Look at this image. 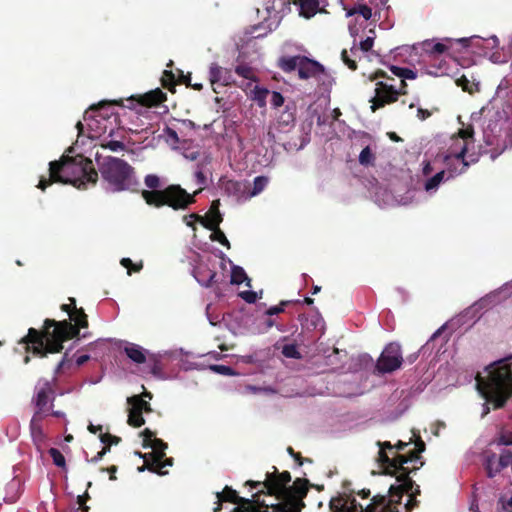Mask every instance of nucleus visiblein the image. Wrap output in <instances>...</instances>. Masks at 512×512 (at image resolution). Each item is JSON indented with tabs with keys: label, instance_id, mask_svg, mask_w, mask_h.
Instances as JSON below:
<instances>
[{
	"label": "nucleus",
	"instance_id": "obj_1",
	"mask_svg": "<svg viewBox=\"0 0 512 512\" xmlns=\"http://www.w3.org/2000/svg\"><path fill=\"white\" fill-rule=\"evenodd\" d=\"M68 304H62L60 309L69 315V320L56 321L45 319L41 330L29 328L28 333L20 343L26 345V351L40 358L48 354L60 353L65 341L76 338L81 328L88 327V316L83 308H77L76 300L68 298Z\"/></svg>",
	"mask_w": 512,
	"mask_h": 512
},
{
	"label": "nucleus",
	"instance_id": "obj_2",
	"mask_svg": "<svg viewBox=\"0 0 512 512\" xmlns=\"http://www.w3.org/2000/svg\"><path fill=\"white\" fill-rule=\"evenodd\" d=\"M376 445L379 447L377 462L383 469V474L395 476L396 480L400 483L399 485H391L389 488V499L386 498V503H393L397 508L401 503L402 496L404 494L409 495V499L405 504L407 511H411L418 505L416 495L420 494V488L416 485L415 491L413 488L415 482L410 478L412 473L417 468L410 469L406 466L407 463L417 461L420 459L418 452L411 451L408 455L395 453L393 457H390L388 451H393V446L390 441H377Z\"/></svg>",
	"mask_w": 512,
	"mask_h": 512
},
{
	"label": "nucleus",
	"instance_id": "obj_3",
	"mask_svg": "<svg viewBox=\"0 0 512 512\" xmlns=\"http://www.w3.org/2000/svg\"><path fill=\"white\" fill-rule=\"evenodd\" d=\"M98 173L92 161L83 155L62 156L59 161L49 163V178L41 177L37 188L45 191L52 183L71 184L78 189H86L87 184L95 185Z\"/></svg>",
	"mask_w": 512,
	"mask_h": 512
},
{
	"label": "nucleus",
	"instance_id": "obj_4",
	"mask_svg": "<svg viewBox=\"0 0 512 512\" xmlns=\"http://www.w3.org/2000/svg\"><path fill=\"white\" fill-rule=\"evenodd\" d=\"M506 360L503 359L490 365L487 369L486 379L479 374L476 377L477 389L486 400L482 416L490 412L489 403L493 405L494 409H500L512 397V370Z\"/></svg>",
	"mask_w": 512,
	"mask_h": 512
},
{
	"label": "nucleus",
	"instance_id": "obj_5",
	"mask_svg": "<svg viewBox=\"0 0 512 512\" xmlns=\"http://www.w3.org/2000/svg\"><path fill=\"white\" fill-rule=\"evenodd\" d=\"M291 474L288 471L278 472L274 480L268 481L274 493L276 503H268V512H301L304 507L303 499L309 488V481L305 478H296L291 486Z\"/></svg>",
	"mask_w": 512,
	"mask_h": 512
},
{
	"label": "nucleus",
	"instance_id": "obj_6",
	"mask_svg": "<svg viewBox=\"0 0 512 512\" xmlns=\"http://www.w3.org/2000/svg\"><path fill=\"white\" fill-rule=\"evenodd\" d=\"M144 183L150 190H142L141 196L147 205L156 208L168 206L174 210H184L196 202L195 196L202 191V188H200L193 194H189L177 184L159 189L161 186L160 178L155 174L146 175Z\"/></svg>",
	"mask_w": 512,
	"mask_h": 512
},
{
	"label": "nucleus",
	"instance_id": "obj_7",
	"mask_svg": "<svg viewBox=\"0 0 512 512\" xmlns=\"http://www.w3.org/2000/svg\"><path fill=\"white\" fill-rule=\"evenodd\" d=\"M99 171L113 192L136 191L139 182L135 177L134 168L125 160L107 156L98 163Z\"/></svg>",
	"mask_w": 512,
	"mask_h": 512
},
{
	"label": "nucleus",
	"instance_id": "obj_8",
	"mask_svg": "<svg viewBox=\"0 0 512 512\" xmlns=\"http://www.w3.org/2000/svg\"><path fill=\"white\" fill-rule=\"evenodd\" d=\"M486 146L492 147L491 158L495 159L507 148L512 146V127L505 111H495L493 118L483 129Z\"/></svg>",
	"mask_w": 512,
	"mask_h": 512
},
{
	"label": "nucleus",
	"instance_id": "obj_9",
	"mask_svg": "<svg viewBox=\"0 0 512 512\" xmlns=\"http://www.w3.org/2000/svg\"><path fill=\"white\" fill-rule=\"evenodd\" d=\"M453 144L450 146L446 159L450 160L454 158L461 162V169L459 174L464 173L470 164L478 162L481 151L469 153V145L474 144V128L472 125H467L459 129L457 136L453 137Z\"/></svg>",
	"mask_w": 512,
	"mask_h": 512
},
{
	"label": "nucleus",
	"instance_id": "obj_10",
	"mask_svg": "<svg viewBox=\"0 0 512 512\" xmlns=\"http://www.w3.org/2000/svg\"><path fill=\"white\" fill-rule=\"evenodd\" d=\"M330 509L332 512H399L393 503H386L385 495H375L365 508L353 496L339 495L331 499Z\"/></svg>",
	"mask_w": 512,
	"mask_h": 512
},
{
	"label": "nucleus",
	"instance_id": "obj_11",
	"mask_svg": "<svg viewBox=\"0 0 512 512\" xmlns=\"http://www.w3.org/2000/svg\"><path fill=\"white\" fill-rule=\"evenodd\" d=\"M263 491H257L252 495L251 499L240 497L236 490L230 486H225L223 491L216 492L217 506L215 512H220L222 509L223 502H230L236 504L231 512H268L266 510L267 501L261 499V493Z\"/></svg>",
	"mask_w": 512,
	"mask_h": 512
},
{
	"label": "nucleus",
	"instance_id": "obj_12",
	"mask_svg": "<svg viewBox=\"0 0 512 512\" xmlns=\"http://www.w3.org/2000/svg\"><path fill=\"white\" fill-rule=\"evenodd\" d=\"M278 67L285 73L297 70L298 77L302 80L317 78L325 73L322 64L302 55L282 56L278 59Z\"/></svg>",
	"mask_w": 512,
	"mask_h": 512
},
{
	"label": "nucleus",
	"instance_id": "obj_13",
	"mask_svg": "<svg viewBox=\"0 0 512 512\" xmlns=\"http://www.w3.org/2000/svg\"><path fill=\"white\" fill-rule=\"evenodd\" d=\"M403 363L401 346L397 342L388 343L379 358L377 359L375 370L379 374L392 373L398 370Z\"/></svg>",
	"mask_w": 512,
	"mask_h": 512
},
{
	"label": "nucleus",
	"instance_id": "obj_14",
	"mask_svg": "<svg viewBox=\"0 0 512 512\" xmlns=\"http://www.w3.org/2000/svg\"><path fill=\"white\" fill-rule=\"evenodd\" d=\"M407 91L397 90L393 85L383 81L376 82L375 95L370 99L372 112L396 102L400 95H406Z\"/></svg>",
	"mask_w": 512,
	"mask_h": 512
},
{
	"label": "nucleus",
	"instance_id": "obj_15",
	"mask_svg": "<svg viewBox=\"0 0 512 512\" xmlns=\"http://www.w3.org/2000/svg\"><path fill=\"white\" fill-rule=\"evenodd\" d=\"M167 447V443L162 439L155 438L149 447L152 448L153 451L146 454L139 452L138 455L144 459L145 465L149 471L163 475L165 472L162 471V466L158 464L165 457Z\"/></svg>",
	"mask_w": 512,
	"mask_h": 512
},
{
	"label": "nucleus",
	"instance_id": "obj_16",
	"mask_svg": "<svg viewBox=\"0 0 512 512\" xmlns=\"http://www.w3.org/2000/svg\"><path fill=\"white\" fill-rule=\"evenodd\" d=\"M209 80L212 89L216 94L221 93L219 88H223L234 83L232 71L228 68L219 66L217 63H212L210 65Z\"/></svg>",
	"mask_w": 512,
	"mask_h": 512
},
{
	"label": "nucleus",
	"instance_id": "obj_17",
	"mask_svg": "<svg viewBox=\"0 0 512 512\" xmlns=\"http://www.w3.org/2000/svg\"><path fill=\"white\" fill-rule=\"evenodd\" d=\"M166 98V93L160 88H156L141 95L130 96L127 101L132 105L136 102L143 107H156L163 103Z\"/></svg>",
	"mask_w": 512,
	"mask_h": 512
},
{
	"label": "nucleus",
	"instance_id": "obj_18",
	"mask_svg": "<svg viewBox=\"0 0 512 512\" xmlns=\"http://www.w3.org/2000/svg\"><path fill=\"white\" fill-rule=\"evenodd\" d=\"M219 205L220 200H214L206 217L195 213L190 214L189 217L197 220V222H200L206 229L217 228V226H219L223 221V217L219 211Z\"/></svg>",
	"mask_w": 512,
	"mask_h": 512
},
{
	"label": "nucleus",
	"instance_id": "obj_19",
	"mask_svg": "<svg viewBox=\"0 0 512 512\" xmlns=\"http://www.w3.org/2000/svg\"><path fill=\"white\" fill-rule=\"evenodd\" d=\"M53 395L54 390L49 381H44L42 384L39 383L36 387V395L33 398V402L37 408L35 413L42 415L49 401L54 399Z\"/></svg>",
	"mask_w": 512,
	"mask_h": 512
},
{
	"label": "nucleus",
	"instance_id": "obj_20",
	"mask_svg": "<svg viewBox=\"0 0 512 512\" xmlns=\"http://www.w3.org/2000/svg\"><path fill=\"white\" fill-rule=\"evenodd\" d=\"M43 419V415H39V413H34L31 421H30V433L33 440L34 445L40 451L42 446L45 443V435L42 430L41 421Z\"/></svg>",
	"mask_w": 512,
	"mask_h": 512
},
{
	"label": "nucleus",
	"instance_id": "obj_21",
	"mask_svg": "<svg viewBox=\"0 0 512 512\" xmlns=\"http://www.w3.org/2000/svg\"><path fill=\"white\" fill-rule=\"evenodd\" d=\"M277 475H278V470L275 466H273V471L267 472L265 475V479L263 481L248 480L245 482V485L250 486L253 489H258V491H263L261 493V496L266 495V496L274 497V493L271 491L272 489H270L271 487H270V484L268 483V481L274 480V477Z\"/></svg>",
	"mask_w": 512,
	"mask_h": 512
},
{
	"label": "nucleus",
	"instance_id": "obj_22",
	"mask_svg": "<svg viewBox=\"0 0 512 512\" xmlns=\"http://www.w3.org/2000/svg\"><path fill=\"white\" fill-rule=\"evenodd\" d=\"M221 190L228 196L239 198L244 193V185L240 181L221 177L219 180Z\"/></svg>",
	"mask_w": 512,
	"mask_h": 512
},
{
	"label": "nucleus",
	"instance_id": "obj_23",
	"mask_svg": "<svg viewBox=\"0 0 512 512\" xmlns=\"http://www.w3.org/2000/svg\"><path fill=\"white\" fill-rule=\"evenodd\" d=\"M296 120V105L294 103L287 104L285 109L278 116L277 122L281 127L293 126Z\"/></svg>",
	"mask_w": 512,
	"mask_h": 512
},
{
	"label": "nucleus",
	"instance_id": "obj_24",
	"mask_svg": "<svg viewBox=\"0 0 512 512\" xmlns=\"http://www.w3.org/2000/svg\"><path fill=\"white\" fill-rule=\"evenodd\" d=\"M124 352L130 360H132L133 362H135L137 364H142V363H145V361H146V355H145L144 349L137 344H134V343L128 344L124 348Z\"/></svg>",
	"mask_w": 512,
	"mask_h": 512
},
{
	"label": "nucleus",
	"instance_id": "obj_25",
	"mask_svg": "<svg viewBox=\"0 0 512 512\" xmlns=\"http://www.w3.org/2000/svg\"><path fill=\"white\" fill-rule=\"evenodd\" d=\"M300 15L309 19L319 11V0H299Z\"/></svg>",
	"mask_w": 512,
	"mask_h": 512
},
{
	"label": "nucleus",
	"instance_id": "obj_26",
	"mask_svg": "<svg viewBox=\"0 0 512 512\" xmlns=\"http://www.w3.org/2000/svg\"><path fill=\"white\" fill-rule=\"evenodd\" d=\"M216 272L208 268H199L195 273L196 280L205 287H210L214 283Z\"/></svg>",
	"mask_w": 512,
	"mask_h": 512
},
{
	"label": "nucleus",
	"instance_id": "obj_27",
	"mask_svg": "<svg viewBox=\"0 0 512 512\" xmlns=\"http://www.w3.org/2000/svg\"><path fill=\"white\" fill-rule=\"evenodd\" d=\"M499 301V293L497 292H491L484 297L480 298L478 301H476L473 305L476 310L480 309H490L491 307L495 306Z\"/></svg>",
	"mask_w": 512,
	"mask_h": 512
},
{
	"label": "nucleus",
	"instance_id": "obj_28",
	"mask_svg": "<svg viewBox=\"0 0 512 512\" xmlns=\"http://www.w3.org/2000/svg\"><path fill=\"white\" fill-rule=\"evenodd\" d=\"M128 425L131 427L139 428L145 424L143 413L136 406H131L128 409Z\"/></svg>",
	"mask_w": 512,
	"mask_h": 512
},
{
	"label": "nucleus",
	"instance_id": "obj_29",
	"mask_svg": "<svg viewBox=\"0 0 512 512\" xmlns=\"http://www.w3.org/2000/svg\"><path fill=\"white\" fill-rule=\"evenodd\" d=\"M423 50L431 56H437L445 53L448 50V46L440 42L425 41L423 43Z\"/></svg>",
	"mask_w": 512,
	"mask_h": 512
},
{
	"label": "nucleus",
	"instance_id": "obj_30",
	"mask_svg": "<svg viewBox=\"0 0 512 512\" xmlns=\"http://www.w3.org/2000/svg\"><path fill=\"white\" fill-rule=\"evenodd\" d=\"M127 403L130 406H136L142 413H151L152 407L148 401L142 398L140 395H133L128 397Z\"/></svg>",
	"mask_w": 512,
	"mask_h": 512
},
{
	"label": "nucleus",
	"instance_id": "obj_31",
	"mask_svg": "<svg viewBox=\"0 0 512 512\" xmlns=\"http://www.w3.org/2000/svg\"><path fill=\"white\" fill-rule=\"evenodd\" d=\"M243 282H246L247 286H251L250 282L251 279L247 276L244 269L240 266H235L232 268L231 272V283L232 284H241Z\"/></svg>",
	"mask_w": 512,
	"mask_h": 512
},
{
	"label": "nucleus",
	"instance_id": "obj_32",
	"mask_svg": "<svg viewBox=\"0 0 512 512\" xmlns=\"http://www.w3.org/2000/svg\"><path fill=\"white\" fill-rule=\"evenodd\" d=\"M390 71L402 78V80H405V79H415L417 77V73L415 71H413L412 69H409V68H405V67H398V66H390Z\"/></svg>",
	"mask_w": 512,
	"mask_h": 512
},
{
	"label": "nucleus",
	"instance_id": "obj_33",
	"mask_svg": "<svg viewBox=\"0 0 512 512\" xmlns=\"http://www.w3.org/2000/svg\"><path fill=\"white\" fill-rule=\"evenodd\" d=\"M493 442L497 445H512V431L501 428Z\"/></svg>",
	"mask_w": 512,
	"mask_h": 512
},
{
	"label": "nucleus",
	"instance_id": "obj_34",
	"mask_svg": "<svg viewBox=\"0 0 512 512\" xmlns=\"http://www.w3.org/2000/svg\"><path fill=\"white\" fill-rule=\"evenodd\" d=\"M161 84L164 88L174 92L175 91V75L170 70H164L163 75L161 77Z\"/></svg>",
	"mask_w": 512,
	"mask_h": 512
},
{
	"label": "nucleus",
	"instance_id": "obj_35",
	"mask_svg": "<svg viewBox=\"0 0 512 512\" xmlns=\"http://www.w3.org/2000/svg\"><path fill=\"white\" fill-rule=\"evenodd\" d=\"M270 91L267 88L255 86L253 90V99L257 102L259 107L266 105V98Z\"/></svg>",
	"mask_w": 512,
	"mask_h": 512
},
{
	"label": "nucleus",
	"instance_id": "obj_36",
	"mask_svg": "<svg viewBox=\"0 0 512 512\" xmlns=\"http://www.w3.org/2000/svg\"><path fill=\"white\" fill-rule=\"evenodd\" d=\"M268 184V178L265 176H257L253 181V188L250 192V196H256L261 193Z\"/></svg>",
	"mask_w": 512,
	"mask_h": 512
},
{
	"label": "nucleus",
	"instance_id": "obj_37",
	"mask_svg": "<svg viewBox=\"0 0 512 512\" xmlns=\"http://www.w3.org/2000/svg\"><path fill=\"white\" fill-rule=\"evenodd\" d=\"M375 161V155L373 154L371 148L366 146L359 155V163L364 166L373 165Z\"/></svg>",
	"mask_w": 512,
	"mask_h": 512
},
{
	"label": "nucleus",
	"instance_id": "obj_38",
	"mask_svg": "<svg viewBox=\"0 0 512 512\" xmlns=\"http://www.w3.org/2000/svg\"><path fill=\"white\" fill-rule=\"evenodd\" d=\"M497 462L498 461L496 460V454L491 453L490 455L486 456L485 469L487 472V476L489 478H493L497 473L500 472V471H495Z\"/></svg>",
	"mask_w": 512,
	"mask_h": 512
},
{
	"label": "nucleus",
	"instance_id": "obj_39",
	"mask_svg": "<svg viewBox=\"0 0 512 512\" xmlns=\"http://www.w3.org/2000/svg\"><path fill=\"white\" fill-rule=\"evenodd\" d=\"M289 4L290 0H267L266 10L268 12H280Z\"/></svg>",
	"mask_w": 512,
	"mask_h": 512
},
{
	"label": "nucleus",
	"instance_id": "obj_40",
	"mask_svg": "<svg viewBox=\"0 0 512 512\" xmlns=\"http://www.w3.org/2000/svg\"><path fill=\"white\" fill-rule=\"evenodd\" d=\"M281 353L286 358H291V359H300L301 358V354L298 351L297 345L293 344V343L283 345V347L281 349Z\"/></svg>",
	"mask_w": 512,
	"mask_h": 512
},
{
	"label": "nucleus",
	"instance_id": "obj_41",
	"mask_svg": "<svg viewBox=\"0 0 512 512\" xmlns=\"http://www.w3.org/2000/svg\"><path fill=\"white\" fill-rule=\"evenodd\" d=\"M209 230L212 231V234L210 237L212 241H217L221 245L227 247L228 249L230 248V242L228 241L224 232L219 228V226H217V228L209 229Z\"/></svg>",
	"mask_w": 512,
	"mask_h": 512
},
{
	"label": "nucleus",
	"instance_id": "obj_42",
	"mask_svg": "<svg viewBox=\"0 0 512 512\" xmlns=\"http://www.w3.org/2000/svg\"><path fill=\"white\" fill-rule=\"evenodd\" d=\"M444 176H445L444 171H440V172L436 173L433 177H431L430 179H428L426 181L425 190L429 192L431 190L436 189L439 186V184L443 181Z\"/></svg>",
	"mask_w": 512,
	"mask_h": 512
},
{
	"label": "nucleus",
	"instance_id": "obj_43",
	"mask_svg": "<svg viewBox=\"0 0 512 512\" xmlns=\"http://www.w3.org/2000/svg\"><path fill=\"white\" fill-rule=\"evenodd\" d=\"M509 464L512 465V453L508 450H504L498 459L495 467V471H501L506 468Z\"/></svg>",
	"mask_w": 512,
	"mask_h": 512
},
{
	"label": "nucleus",
	"instance_id": "obj_44",
	"mask_svg": "<svg viewBox=\"0 0 512 512\" xmlns=\"http://www.w3.org/2000/svg\"><path fill=\"white\" fill-rule=\"evenodd\" d=\"M51 456L53 463L60 468H64L66 465L64 455L57 448H50L48 451Z\"/></svg>",
	"mask_w": 512,
	"mask_h": 512
},
{
	"label": "nucleus",
	"instance_id": "obj_45",
	"mask_svg": "<svg viewBox=\"0 0 512 512\" xmlns=\"http://www.w3.org/2000/svg\"><path fill=\"white\" fill-rule=\"evenodd\" d=\"M235 72L237 75H239L245 79L255 80L253 69L248 65L242 64V65L236 66Z\"/></svg>",
	"mask_w": 512,
	"mask_h": 512
},
{
	"label": "nucleus",
	"instance_id": "obj_46",
	"mask_svg": "<svg viewBox=\"0 0 512 512\" xmlns=\"http://www.w3.org/2000/svg\"><path fill=\"white\" fill-rule=\"evenodd\" d=\"M120 263L128 270L129 275H131L132 272H139L143 268L142 262L135 264L130 258H122Z\"/></svg>",
	"mask_w": 512,
	"mask_h": 512
},
{
	"label": "nucleus",
	"instance_id": "obj_47",
	"mask_svg": "<svg viewBox=\"0 0 512 512\" xmlns=\"http://www.w3.org/2000/svg\"><path fill=\"white\" fill-rule=\"evenodd\" d=\"M101 147L104 149H109L113 152H117L119 150H125L126 146L122 141L117 140H109V141H103L101 143Z\"/></svg>",
	"mask_w": 512,
	"mask_h": 512
},
{
	"label": "nucleus",
	"instance_id": "obj_48",
	"mask_svg": "<svg viewBox=\"0 0 512 512\" xmlns=\"http://www.w3.org/2000/svg\"><path fill=\"white\" fill-rule=\"evenodd\" d=\"M210 370L217 374H221V375H225V376L236 375V372L233 370V368H231L230 366H226V365H218V364L211 365Z\"/></svg>",
	"mask_w": 512,
	"mask_h": 512
},
{
	"label": "nucleus",
	"instance_id": "obj_49",
	"mask_svg": "<svg viewBox=\"0 0 512 512\" xmlns=\"http://www.w3.org/2000/svg\"><path fill=\"white\" fill-rule=\"evenodd\" d=\"M349 14H359L364 19L369 20L372 16V9L369 6L362 4L351 10Z\"/></svg>",
	"mask_w": 512,
	"mask_h": 512
},
{
	"label": "nucleus",
	"instance_id": "obj_50",
	"mask_svg": "<svg viewBox=\"0 0 512 512\" xmlns=\"http://www.w3.org/2000/svg\"><path fill=\"white\" fill-rule=\"evenodd\" d=\"M141 436L143 437V448H149L151 446V442L156 438V433L149 428H145L141 432Z\"/></svg>",
	"mask_w": 512,
	"mask_h": 512
},
{
	"label": "nucleus",
	"instance_id": "obj_51",
	"mask_svg": "<svg viewBox=\"0 0 512 512\" xmlns=\"http://www.w3.org/2000/svg\"><path fill=\"white\" fill-rule=\"evenodd\" d=\"M290 303H291V301L283 300V301H281L278 305H276V306H272V307H270L269 309H267V310L265 311V315H267V316H273V315H277V314H279V313H282V312H284L285 307H286L288 304H290Z\"/></svg>",
	"mask_w": 512,
	"mask_h": 512
},
{
	"label": "nucleus",
	"instance_id": "obj_52",
	"mask_svg": "<svg viewBox=\"0 0 512 512\" xmlns=\"http://www.w3.org/2000/svg\"><path fill=\"white\" fill-rule=\"evenodd\" d=\"M341 59L342 61L344 62L345 65H347V67L353 71H355L357 69V62L354 58H352L348 51L346 49L342 50L341 52Z\"/></svg>",
	"mask_w": 512,
	"mask_h": 512
},
{
	"label": "nucleus",
	"instance_id": "obj_53",
	"mask_svg": "<svg viewBox=\"0 0 512 512\" xmlns=\"http://www.w3.org/2000/svg\"><path fill=\"white\" fill-rule=\"evenodd\" d=\"M99 438L104 446L109 445L110 447L112 444H118L121 441L120 437L111 435L110 433H101Z\"/></svg>",
	"mask_w": 512,
	"mask_h": 512
},
{
	"label": "nucleus",
	"instance_id": "obj_54",
	"mask_svg": "<svg viewBox=\"0 0 512 512\" xmlns=\"http://www.w3.org/2000/svg\"><path fill=\"white\" fill-rule=\"evenodd\" d=\"M438 111H439V108H437V107H433L432 110H428V109L419 107L417 109V118L421 121H425L426 119L431 117L434 112H438Z\"/></svg>",
	"mask_w": 512,
	"mask_h": 512
},
{
	"label": "nucleus",
	"instance_id": "obj_55",
	"mask_svg": "<svg viewBox=\"0 0 512 512\" xmlns=\"http://www.w3.org/2000/svg\"><path fill=\"white\" fill-rule=\"evenodd\" d=\"M284 101H285L284 97L280 92H277V91L272 92L270 102L274 108L281 107L284 104Z\"/></svg>",
	"mask_w": 512,
	"mask_h": 512
},
{
	"label": "nucleus",
	"instance_id": "obj_56",
	"mask_svg": "<svg viewBox=\"0 0 512 512\" xmlns=\"http://www.w3.org/2000/svg\"><path fill=\"white\" fill-rule=\"evenodd\" d=\"M408 445H409V442H403V441L399 440L395 445L392 444L393 451L387 450V453L389 454L390 457H393V455L395 453H399V451L404 450Z\"/></svg>",
	"mask_w": 512,
	"mask_h": 512
},
{
	"label": "nucleus",
	"instance_id": "obj_57",
	"mask_svg": "<svg viewBox=\"0 0 512 512\" xmlns=\"http://www.w3.org/2000/svg\"><path fill=\"white\" fill-rule=\"evenodd\" d=\"M240 297L247 303H254L257 300V294L253 291H243L240 293Z\"/></svg>",
	"mask_w": 512,
	"mask_h": 512
},
{
	"label": "nucleus",
	"instance_id": "obj_58",
	"mask_svg": "<svg viewBox=\"0 0 512 512\" xmlns=\"http://www.w3.org/2000/svg\"><path fill=\"white\" fill-rule=\"evenodd\" d=\"M373 43H374L373 38L367 37L366 39H364L363 41L360 42L359 49L362 50L363 52H368L372 49Z\"/></svg>",
	"mask_w": 512,
	"mask_h": 512
},
{
	"label": "nucleus",
	"instance_id": "obj_59",
	"mask_svg": "<svg viewBox=\"0 0 512 512\" xmlns=\"http://www.w3.org/2000/svg\"><path fill=\"white\" fill-rule=\"evenodd\" d=\"M110 451V446L109 445H106L102 448L101 451H99L93 458H91L89 461L92 462V463H96L98 461H100L103 456Z\"/></svg>",
	"mask_w": 512,
	"mask_h": 512
},
{
	"label": "nucleus",
	"instance_id": "obj_60",
	"mask_svg": "<svg viewBox=\"0 0 512 512\" xmlns=\"http://www.w3.org/2000/svg\"><path fill=\"white\" fill-rule=\"evenodd\" d=\"M90 499V495L87 491H85L82 495H78L77 504L79 507L86 506L87 501Z\"/></svg>",
	"mask_w": 512,
	"mask_h": 512
},
{
	"label": "nucleus",
	"instance_id": "obj_61",
	"mask_svg": "<svg viewBox=\"0 0 512 512\" xmlns=\"http://www.w3.org/2000/svg\"><path fill=\"white\" fill-rule=\"evenodd\" d=\"M378 78H388V79H389L390 77L387 75V73H386L385 71L380 70V69H379V70H377V71H375V72H374L373 74H371V75H370V77H369V79H370L371 81H374V80H376V79H378Z\"/></svg>",
	"mask_w": 512,
	"mask_h": 512
},
{
	"label": "nucleus",
	"instance_id": "obj_62",
	"mask_svg": "<svg viewBox=\"0 0 512 512\" xmlns=\"http://www.w3.org/2000/svg\"><path fill=\"white\" fill-rule=\"evenodd\" d=\"M166 134H167V136H168L171 140H173L175 143H179V142H180L177 132H176L175 130H173L172 128H169V127H168V128L166 129Z\"/></svg>",
	"mask_w": 512,
	"mask_h": 512
},
{
	"label": "nucleus",
	"instance_id": "obj_63",
	"mask_svg": "<svg viewBox=\"0 0 512 512\" xmlns=\"http://www.w3.org/2000/svg\"><path fill=\"white\" fill-rule=\"evenodd\" d=\"M468 84H469V80L465 76H462L461 78H459L457 80V85L461 86L464 91L468 90Z\"/></svg>",
	"mask_w": 512,
	"mask_h": 512
},
{
	"label": "nucleus",
	"instance_id": "obj_64",
	"mask_svg": "<svg viewBox=\"0 0 512 512\" xmlns=\"http://www.w3.org/2000/svg\"><path fill=\"white\" fill-rule=\"evenodd\" d=\"M195 177L197 179V183L198 184H200V185H204L205 184L206 176H205V174L201 170L196 171Z\"/></svg>",
	"mask_w": 512,
	"mask_h": 512
}]
</instances>
